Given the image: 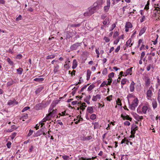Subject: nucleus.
Listing matches in <instances>:
<instances>
[{
    "label": "nucleus",
    "instance_id": "nucleus-16",
    "mask_svg": "<svg viewBox=\"0 0 160 160\" xmlns=\"http://www.w3.org/2000/svg\"><path fill=\"white\" fill-rule=\"evenodd\" d=\"M91 98V96L90 95H89L87 96L86 98L84 99V101L87 103L88 104H90V102H89V100Z\"/></svg>",
    "mask_w": 160,
    "mask_h": 160
},
{
    "label": "nucleus",
    "instance_id": "nucleus-2",
    "mask_svg": "<svg viewBox=\"0 0 160 160\" xmlns=\"http://www.w3.org/2000/svg\"><path fill=\"white\" fill-rule=\"evenodd\" d=\"M154 89L152 86H150L149 88V89L147 91L146 95L147 98L148 100H152L151 97L153 95L152 91H154Z\"/></svg>",
    "mask_w": 160,
    "mask_h": 160
},
{
    "label": "nucleus",
    "instance_id": "nucleus-28",
    "mask_svg": "<svg viewBox=\"0 0 160 160\" xmlns=\"http://www.w3.org/2000/svg\"><path fill=\"white\" fill-rule=\"evenodd\" d=\"M17 71L18 74L21 75L23 71V69L22 68H19L17 69Z\"/></svg>",
    "mask_w": 160,
    "mask_h": 160
},
{
    "label": "nucleus",
    "instance_id": "nucleus-22",
    "mask_svg": "<svg viewBox=\"0 0 160 160\" xmlns=\"http://www.w3.org/2000/svg\"><path fill=\"white\" fill-rule=\"evenodd\" d=\"M152 106L153 108L154 109L157 107V103L156 100L153 99L152 102Z\"/></svg>",
    "mask_w": 160,
    "mask_h": 160
},
{
    "label": "nucleus",
    "instance_id": "nucleus-47",
    "mask_svg": "<svg viewBox=\"0 0 160 160\" xmlns=\"http://www.w3.org/2000/svg\"><path fill=\"white\" fill-rule=\"evenodd\" d=\"M137 111L138 113L139 114H142V111L141 110V108L140 107H138V108L137 109Z\"/></svg>",
    "mask_w": 160,
    "mask_h": 160
},
{
    "label": "nucleus",
    "instance_id": "nucleus-1",
    "mask_svg": "<svg viewBox=\"0 0 160 160\" xmlns=\"http://www.w3.org/2000/svg\"><path fill=\"white\" fill-rule=\"evenodd\" d=\"M138 103V100L137 98H135L132 101V103L129 105V108L132 110H134Z\"/></svg>",
    "mask_w": 160,
    "mask_h": 160
},
{
    "label": "nucleus",
    "instance_id": "nucleus-45",
    "mask_svg": "<svg viewBox=\"0 0 160 160\" xmlns=\"http://www.w3.org/2000/svg\"><path fill=\"white\" fill-rule=\"evenodd\" d=\"M30 108L29 107L27 106L24 108L22 110V112H24L25 111L29 109Z\"/></svg>",
    "mask_w": 160,
    "mask_h": 160
},
{
    "label": "nucleus",
    "instance_id": "nucleus-27",
    "mask_svg": "<svg viewBox=\"0 0 160 160\" xmlns=\"http://www.w3.org/2000/svg\"><path fill=\"white\" fill-rule=\"evenodd\" d=\"M92 124L94 125V129H95L98 128L99 124L98 122H92Z\"/></svg>",
    "mask_w": 160,
    "mask_h": 160
},
{
    "label": "nucleus",
    "instance_id": "nucleus-8",
    "mask_svg": "<svg viewBox=\"0 0 160 160\" xmlns=\"http://www.w3.org/2000/svg\"><path fill=\"white\" fill-rule=\"evenodd\" d=\"M135 85V83L133 81H132L131 82L129 87L130 90L132 92H133L134 90Z\"/></svg>",
    "mask_w": 160,
    "mask_h": 160
},
{
    "label": "nucleus",
    "instance_id": "nucleus-51",
    "mask_svg": "<svg viewBox=\"0 0 160 160\" xmlns=\"http://www.w3.org/2000/svg\"><path fill=\"white\" fill-rule=\"evenodd\" d=\"M109 21V18H107L103 22V24L104 25H106L107 24L108 22Z\"/></svg>",
    "mask_w": 160,
    "mask_h": 160
},
{
    "label": "nucleus",
    "instance_id": "nucleus-58",
    "mask_svg": "<svg viewBox=\"0 0 160 160\" xmlns=\"http://www.w3.org/2000/svg\"><path fill=\"white\" fill-rule=\"evenodd\" d=\"M120 40V38H118L116 40H115L113 42V43L114 44H117L118 42H119Z\"/></svg>",
    "mask_w": 160,
    "mask_h": 160
},
{
    "label": "nucleus",
    "instance_id": "nucleus-26",
    "mask_svg": "<svg viewBox=\"0 0 160 160\" xmlns=\"http://www.w3.org/2000/svg\"><path fill=\"white\" fill-rule=\"evenodd\" d=\"M95 87V86L93 84L90 85L88 88V91H90L92 90Z\"/></svg>",
    "mask_w": 160,
    "mask_h": 160
},
{
    "label": "nucleus",
    "instance_id": "nucleus-19",
    "mask_svg": "<svg viewBox=\"0 0 160 160\" xmlns=\"http://www.w3.org/2000/svg\"><path fill=\"white\" fill-rule=\"evenodd\" d=\"M44 88L43 87L41 86L39 87L36 91L35 93L36 94L39 93Z\"/></svg>",
    "mask_w": 160,
    "mask_h": 160
},
{
    "label": "nucleus",
    "instance_id": "nucleus-62",
    "mask_svg": "<svg viewBox=\"0 0 160 160\" xmlns=\"http://www.w3.org/2000/svg\"><path fill=\"white\" fill-rule=\"evenodd\" d=\"M12 135L11 136V138L12 139H13L15 138V137L16 136L17 134V133L16 132H13L12 133Z\"/></svg>",
    "mask_w": 160,
    "mask_h": 160
},
{
    "label": "nucleus",
    "instance_id": "nucleus-20",
    "mask_svg": "<svg viewBox=\"0 0 160 160\" xmlns=\"http://www.w3.org/2000/svg\"><path fill=\"white\" fill-rule=\"evenodd\" d=\"M132 27V26L131 23L130 22H127L126 23L125 26V28H131Z\"/></svg>",
    "mask_w": 160,
    "mask_h": 160
},
{
    "label": "nucleus",
    "instance_id": "nucleus-10",
    "mask_svg": "<svg viewBox=\"0 0 160 160\" xmlns=\"http://www.w3.org/2000/svg\"><path fill=\"white\" fill-rule=\"evenodd\" d=\"M94 107H88L87 109V112L90 114L94 112L93 108Z\"/></svg>",
    "mask_w": 160,
    "mask_h": 160
},
{
    "label": "nucleus",
    "instance_id": "nucleus-57",
    "mask_svg": "<svg viewBox=\"0 0 160 160\" xmlns=\"http://www.w3.org/2000/svg\"><path fill=\"white\" fill-rule=\"evenodd\" d=\"M16 58L18 59H20L22 58V55L20 54H18L17 55Z\"/></svg>",
    "mask_w": 160,
    "mask_h": 160
},
{
    "label": "nucleus",
    "instance_id": "nucleus-48",
    "mask_svg": "<svg viewBox=\"0 0 160 160\" xmlns=\"http://www.w3.org/2000/svg\"><path fill=\"white\" fill-rule=\"evenodd\" d=\"M115 27H116L115 24L113 23V24H112V26L110 29L109 31H112L114 28Z\"/></svg>",
    "mask_w": 160,
    "mask_h": 160
},
{
    "label": "nucleus",
    "instance_id": "nucleus-33",
    "mask_svg": "<svg viewBox=\"0 0 160 160\" xmlns=\"http://www.w3.org/2000/svg\"><path fill=\"white\" fill-rule=\"evenodd\" d=\"M110 6L107 5L104 7V10L105 12H108L110 8Z\"/></svg>",
    "mask_w": 160,
    "mask_h": 160
},
{
    "label": "nucleus",
    "instance_id": "nucleus-39",
    "mask_svg": "<svg viewBox=\"0 0 160 160\" xmlns=\"http://www.w3.org/2000/svg\"><path fill=\"white\" fill-rule=\"evenodd\" d=\"M102 73L104 75H106L108 73L107 69L105 68L102 71Z\"/></svg>",
    "mask_w": 160,
    "mask_h": 160
},
{
    "label": "nucleus",
    "instance_id": "nucleus-30",
    "mask_svg": "<svg viewBox=\"0 0 160 160\" xmlns=\"http://www.w3.org/2000/svg\"><path fill=\"white\" fill-rule=\"evenodd\" d=\"M56 110H53L51 112H49V114L52 117H54L55 115V113H56Z\"/></svg>",
    "mask_w": 160,
    "mask_h": 160
},
{
    "label": "nucleus",
    "instance_id": "nucleus-37",
    "mask_svg": "<svg viewBox=\"0 0 160 160\" xmlns=\"http://www.w3.org/2000/svg\"><path fill=\"white\" fill-rule=\"evenodd\" d=\"M132 67H131L128 69H127L126 71V73L127 75H128L130 73L132 72Z\"/></svg>",
    "mask_w": 160,
    "mask_h": 160
},
{
    "label": "nucleus",
    "instance_id": "nucleus-5",
    "mask_svg": "<svg viewBox=\"0 0 160 160\" xmlns=\"http://www.w3.org/2000/svg\"><path fill=\"white\" fill-rule=\"evenodd\" d=\"M138 126L135 124H132L131 128V133L132 134H135L136 131L138 130Z\"/></svg>",
    "mask_w": 160,
    "mask_h": 160
},
{
    "label": "nucleus",
    "instance_id": "nucleus-12",
    "mask_svg": "<svg viewBox=\"0 0 160 160\" xmlns=\"http://www.w3.org/2000/svg\"><path fill=\"white\" fill-rule=\"evenodd\" d=\"M92 138L93 139V140H92V141H93L94 140V138H93V137L92 136H89L87 137H84L82 140L84 141H86L87 140H92Z\"/></svg>",
    "mask_w": 160,
    "mask_h": 160
},
{
    "label": "nucleus",
    "instance_id": "nucleus-29",
    "mask_svg": "<svg viewBox=\"0 0 160 160\" xmlns=\"http://www.w3.org/2000/svg\"><path fill=\"white\" fill-rule=\"evenodd\" d=\"M81 25V24H71L69 25V27L71 28L73 27H80Z\"/></svg>",
    "mask_w": 160,
    "mask_h": 160
},
{
    "label": "nucleus",
    "instance_id": "nucleus-42",
    "mask_svg": "<svg viewBox=\"0 0 160 160\" xmlns=\"http://www.w3.org/2000/svg\"><path fill=\"white\" fill-rule=\"evenodd\" d=\"M150 79L148 78H147V80L145 81L146 85L148 86L150 84Z\"/></svg>",
    "mask_w": 160,
    "mask_h": 160
},
{
    "label": "nucleus",
    "instance_id": "nucleus-11",
    "mask_svg": "<svg viewBox=\"0 0 160 160\" xmlns=\"http://www.w3.org/2000/svg\"><path fill=\"white\" fill-rule=\"evenodd\" d=\"M149 107L147 105H144L142 108V113L146 114L147 112V111Z\"/></svg>",
    "mask_w": 160,
    "mask_h": 160
},
{
    "label": "nucleus",
    "instance_id": "nucleus-59",
    "mask_svg": "<svg viewBox=\"0 0 160 160\" xmlns=\"http://www.w3.org/2000/svg\"><path fill=\"white\" fill-rule=\"evenodd\" d=\"M108 83L107 84V85H110L112 82V79L108 78Z\"/></svg>",
    "mask_w": 160,
    "mask_h": 160
},
{
    "label": "nucleus",
    "instance_id": "nucleus-23",
    "mask_svg": "<svg viewBox=\"0 0 160 160\" xmlns=\"http://www.w3.org/2000/svg\"><path fill=\"white\" fill-rule=\"evenodd\" d=\"M14 83H15V82L12 80L8 82L7 83V86L9 87L13 85Z\"/></svg>",
    "mask_w": 160,
    "mask_h": 160
},
{
    "label": "nucleus",
    "instance_id": "nucleus-24",
    "mask_svg": "<svg viewBox=\"0 0 160 160\" xmlns=\"http://www.w3.org/2000/svg\"><path fill=\"white\" fill-rule=\"evenodd\" d=\"M135 118L138 121H139L142 119L143 117L136 114V116L135 117Z\"/></svg>",
    "mask_w": 160,
    "mask_h": 160
},
{
    "label": "nucleus",
    "instance_id": "nucleus-43",
    "mask_svg": "<svg viewBox=\"0 0 160 160\" xmlns=\"http://www.w3.org/2000/svg\"><path fill=\"white\" fill-rule=\"evenodd\" d=\"M89 85V84H88L87 85H85L82 88L81 90L80 91V92H83V90L86 88L87 86H88Z\"/></svg>",
    "mask_w": 160,
    "mask_h": 160
},
{
    "label": "nucleus",
    "instance_id": "nucleus-31",
    "mask_svg": "<svg viewBox=\"0 0 160 160\" xmlns=\"http://www.w3.org/2000/svg\"><path fill=\"white\" fill-rule=\"evenodd\" d=\"M97 118V116L94 114H92L90 116V118L91 120H94Z\"/></svg>",
    "mask_w": 160,
    "mask_h": 160
},
{
    "label": "nucleus",
    "instance_id": "nucleus-38",
    "mask_svg": "<svg viewBox=\"0 0 160 160\" xmlns=\"http://www.w3.org/2000/svg\"><path fill=\"white\" fill-rule=\"evenodd\" d=\"M42 134V131L41 129L38 130L36 133V136H39Z\"/></svg>",
    "mask_w": 160,
    "mask_h": 160
},
{
    "label": "nucleus",
    "instance_id": "nucleus-41",
    "mask_svg": "<svg viewBox=\"0 0 160 160\" xmlns=\"http://www.w3.org/2000/svg\"><path fill=\"white\" fill-rule=\"evenodd\" d=\"M119 34L117 31H116L114 33L113 37L114 38H116V37L118 36Z\"/></svg>",
    "mask_w": 160,
    "mask_h": 160
},
{
    "label": "nucleus",
    "instance_id": "nucleus-40",
    "mask_svg": "<svg viewBox=\"0 0 160 160\" xmlns=\"http://www.w3.org/2000/svg\"><path fill=\"white\" fill-rule=\"evenodd\" d=\"M59 67V66L58 65L54 67V72L55 73H56V72L58 71V69Z\"/></svg>",
    "mask_w": 160,
    "mask_h": 160
},
{
    "label": "nucleus",
    "instance_id": "nucleus-15",
    "mask_svg": "<svg viewBox=\"0 0 160 160\" xmlns=\"http://www.w3.org/2000/svg\"><path fill=\"white\" fill-rule=\"evenodd\" d=\"M132 42V39L131 38H129L126 42L125 44L126 46L127 47H128L129 46L130 47L132 45L133 43H131Z\"/></svg>",
    "mask_w": 160,
    "mask_h": 160
},
{
    "label": "nucleus",
    "instance_id": "nucleus-61",
    "mask_svg": "<svg viewBox=\"0 0 160 160\" xmlns=\"http://www.w3.org/2000/svg\"><path fill=\"white\" fill-rule=\"evenodd\" d=\"M105 85H107V84H106V82L104 81L101 84V85L100 86V87H104Z\"/></svg>",
    "mask_w": 160,
    "mask_h": 160
},
{
    "label": "nucleus",
    "instance_id": "nucleus-35",
    "mask_svg": "<svg viewBox=\"0 0 160 160\" xmlns=\"http://www.w3.org/2000/svg\"><path fill=\"white\" fill-rule=\"evenodd\" d=\"M127 80H128L126 78L122 79L121 81V84L122 85L125 84L126 83V82Z\"/></svg>",
    "mask_w": 160,
    "mask_h": 160
},
{
    "label": "nucleus",
    "instance_id": "nucleus-9",
    "mask_svg": "<svg viewBox=\"0 0 160 160\" xmlns=\"http://www.w3.org/2000/svg\"><path fill=\"white\" fill-rule=\"evenodd\" d=\"M101 98V95L97 94L95 96H93L92 98V100L94 102H96L98 99H100Z\"/></svg>",
    "mask_w": 160,
    "mask_h": 160
},
{
    "label": "nucleus",
    "instance_id": "nucleus-18",
    "mask_svg": "<svg viewBox=\"0 0 160 160\" xmlns=\"http://www.w3.org/2000/svg\"><path fill=\"white\" fill-rule=\"evenodd\" d=\"M78 65L76 59H74L73 61L72 66V68L75 69L76 68Z\"/></svg>",
    "mask_w": 160,
    "mask_h": 160
},
{
    "label": "nucleus",
    "instance_id": "nucleus-52",
    "mask_svg": "<svg viewBox=\"0 0 160 160\" xmlns=\"http://www.w3.org/2000/svg\"><path fill=\"white\" fill-rule=\"evenodd\" d=\"M120 82V80H118V79H117V80H114L112 84H114L116 86H117V85L118 82Z\"/></svg>",
    "mask_w": 160,
    "mask_h": 160
},
{
    "label": "nucleus",
    "instance_id": "nucleus-44",
    "mask_svg": "<svg viewBox=\"0 0 160 160\" xmlns=\"http://www.w3.org/2000/svg\"><path fill=\"white\" fill-rule=\"evenodd\" d=\"M121 160H123V159L124 158V157H125V158L126 159H128V155H123V154H121Z\"/></svg>",
    "mask_w": 160,
    "mask_h": 160
},
{
    "label": "nucleus",
    "instance_id": "nucleus-36",
    "mask_svg": "<svg viewBox=\"0 0 160 160\" xmlns=\"http://www.w3.org/2000/svg\"><path fill=\"white\" fill-rule=\"evenodd\" d=\"M114 73L113 72H112L109 73L108 75V78L112 79V78H113L114 77Z\"/></svg>",
    "mask_w": 160,
    "mask_h": 160
},
{
    "label": "nucleus",
    "instance_id": "nucleus-56",
    "mask_svg": "<svg viewBox=\"0 0 160 160\" xmlns=\"http://www.w3.org/2000/svg\"><path fill=\"white\" fill-rule=\"evenodd\" d=\"M62 158L64 160H68L69 158V157L67 155H64L62 156Z\"/></svg>",
    "mask_w": 160,
    "mask_h": 160
},
{
    "label": "nucleus",
    "instance_id": "nucleus-6",
    "mask_svg": "<svg viewBox=\"0 0 160 160\" xmlns=\"http://www.w3.org/2000/svg\"><path fill=\"white\" fill-rule=\"evenodd\" d=\"M81 43H76L73 45H72L70 47V49L71 51L76 50L78 47L80 46Z\"/></svg>",
    "mask_w": 160,
    "mask_h": 160
},
{
    "label": "nucleus",
    "instance_id": "nucleus-49",
    "mask_svg": "<svg viewBox=\"0 0 160 160\" xmlns=\"http://www.w3.org/2000/svg\"><path fill=\"white\" fill-rule=\"evenodd\" d=\"M112 95H111L110 96H109L106 98V99L107 101H110L111 100H112Z\"/></svg>",
    "mask_w": 160,
    "mask_h": 160
},
{
    "label": "nucleus",
    "instance_id": "nucleus-50",
    "mask_svg": "<svg viewBox=\"0 0 160 160\" xmlns=\"http://www.w3.org/2000/svg\"><path fill=\"white\" fill-rule=\"evenodd\" d=\"M52 117L50 114L49 113L47 115V116L45 117L47 120H49Z\"/></svg>",
    "mask_w": 160,
    "mask_h": 160
},
{
    "label": "nucleus",
    "instance_id": "nucleus-21",
    "mask_svg": "<svg viewBox=\"0 0 160 160\" xmlns=\"http://www.w3.org/2000/svg\"><path fill=\"white\" fill-rule=\"evenodd\" d=\"M146 29L145 27H143L142 28L139 32V36H141L145 32Z\"/></svg>",
    "mask_w": 160,
    "mask_h": 160
},
{
    "label": "nucleus",
    "instance_id": "nucleus-13",
    "mask_svg": "<svg viewBox=\"0 0 160 160\" xmlns=\"http://www.w3.org/2000/svg\"><path fill=\"white\" fill-rule=\"evenodd\" d=\"M121 117L122 118L123 120H129L130 121L132 120V118L130 117L128 115H126V116H124L122 114L121 115Z\"/></svg>",
    "mask_w": 160,
    "mask_h": 160
},
{
    "label": "nucleus",
    "instance_id": "nucleus-34",
    "mask_svg": "<svg viewBox=\"0 0 160 160\" xmlns=\"http://www.w3.org/2000/svg\"><path fill=\"white\" fill-rule=\"evenodd\" d=\"M55 55H48L47 56L46 58L47 59H52L55 58Z\"/></svg>",
    "mask_w": 160,
    "mask_h": 160
},
{
    "label": "nucleus",
    "instance_id": "nucleus-17",
    "mask_svg": "<svg viewBox=\"0 0 160 160\" xmlns=\"http://www.w3.org/2000/svg\"><path fill=\"white\" fill-rule=\"evenodd\" d=\"M91 72L89 69H88L87 71V80H88L90 78L91 75Z\"/></svg>",
    "mask_w": 160,
    "mask_h": 160
},
{
    "label": "nucleus",
    "instance_id": "nucleus-7",
    "mask_svg": "<svg viewBox=\"0 0 160 160\" xmlns=\"http://www.w3.org/2000/svg\"><path fill=\"white\" fill-rule=\"evenodd\" d=\"M18 103V102L15 99H13L12 100H9L7 104L8 105L10 106L12 105H17Z\"/></svg>",
    "mask_w": 160,
    "mask_h": 160
},
{
    "label": "nucleus",
    "instance_id": "nucleus-55",
    "mask_svg": "<svg viewBox=\"0 0 160 160\" xmlns=\"http://www.w3.org/2000/svg\"><path fill=\"white\" fill-rule=\"evenodd\" d=\"M33 130H31V129H30L29 131V132L27 136L28 137L30 136L33 133Z\"/></svg>",
    "mask_w": 160,
    "mask_h": 160
},
{
    "label": "nucleus",
    "instance_id": "nucleus-63",
    "mask_svg": "<svg viewBox=\"0 0 160 160\" xmlns=\"http://www.w3.org/2000/svg\"><path fill=\"white\" fill-rule=\"evenodd\" d=\"M145 52H142L141 53V56H140V58L141 59H142L143 58V57L145 56Z\"/></svg>",
    "mask_w": 160,
    "mask_h": 160
},
{
    "label": "nucleus",
    "instance_id": "nucleus-25",
    "mask_svg": "<svg viewBox=\"0 0 160 160\" xmlns=\"http://www.w3.org/2000/svg\"><path fill=\"white\" fill-rule=\"evenodd\" d=\"M136 89L138 91H139L141 90V86L140 83L137 84V86H136Z\"/></svg>",
    "mask_w": 160,
    "mask_h": 160
},
{
    "label": "nucleus",
    "instance_id": "nucleus-60",
    "mask_svg": "<svg viewBox=\"0 0 160 160\" xmlns=\"http://www.w3.org/2000/svg\"><path fill=\"white\" fill-rule=\"evenodd\" d=\"M149 1H148L147 4L146 5L144 9H149Z\"/></svg>",
    "mask_w": 160,
    "mask_h": 160
},
{
    "label": "nucleus",
    "instance_id": "nucleus-64",
    "mask_svg": "<svg viewBox=\"0 0 160 160\" xmlns=\"http://www.w3.org/2000/svg\"><path fill=\"white\" fill-rule=\"evenodd\" d=\"M158 101L159 104H160V92L158 93Z\"/></svg>",
    "mask_w": 160,
    "mask_h": 160
},
{
    "label": "nucleus",
    "instance_id": "nucleus-4",
    "mask_svg": "<svg viewBox=\"0 0 160 160\" xmlns=\"http://www.w3.org/2000/svg\"><path fill=\"white\" fill-rule=\"evenodd\" d=\"M47 107L46 103L42 102L37 104L35 106L36 109L37 110L42 109L45 108Z\"/></svg>",
    "mask_w": 160,
    "mask_h": 160
},
{
    "label": "nucleus",
    "instance_id": "nucleus-3",
    "mask_svg": "<svg viewBox=\"0 0 160 160\" xmlns=\"http://www.w3.org/2000/svg\"><path fill=\"white\" fill-rule=\"evenodd\" d=\"M88 11L84 13V16H90L92 14H93L96 11V9L94 7L89 8H88Z\"/></svg>",
    "mask_w": 160,
    "mask_h": 160
},
{
    "label": "nucleus",
    "instance_id": "nucleus-14",
    "mask_svg": "<svg viewBox=\"0 0 160 160\" xmlns=\"http://www.w3.org/2000/svg\"><path fill=\"white\" fill-rule=\"evenodd\" d=\"M42 76H39L38 78H36L34 79V80L35 81L40 82L43 81L44 79L43 78H40Z\"/></svg>",
    "mask_w": 160,
    "mask_h": 160
},
{
    "label": "nucleus",
    "instance_id": "nucleus-54",
    "mask_svg": "<svg viewBox=\"0 0 160 160\" xmlns=\"http://www.w3.org/2000/svg\"><path fill=\"white\" fill-rule=\"evenodd\" d=\"M103 39L107 42H108L110 41V39L106 37H104Z\"/></svg>",
    "mask_w": 160,
    "mask_h": 160
},
{
    "label": "nucleus",
    "instance_id": "nucleus-46",
    "mask_svg": "<svg viewBox=\"0 0 160 160\" xmlns=\"http://www.w3.org/2000/svg\"><path fill=\"white\" fill-rule=\"evenodd\" d=\"M28 113L26 114L25 115L22 116L21 117V118L23 119H26L28 118Z\"/></svg>",
    "mask_w": 160,
    "mask_h": 160
},
{
    "label": "nucleus",
    "instance_id": "nucleus-53",
    "mask_svg": "<svg viewBox=\"0 0 160 160\" xmlns=\"http://www.w3.org/2000/svg\"><path fill=\"white\" fill-rule=\"evenodd\" d=\"M60 101V100L58 99L55 100L52 102V103L54 104L55 105H56V104H58V103Z\"/></svg>",
    "mask_w": 160,
    "mask_h": 160
},
{
    "label": "nucleus",
    "instance_id": "nucleus-32",
    "mask_svg": "<svg viewBox=\"0 0 160 160\" xmlns=\"http://www.w3.org/2000/svg\"><path fill=\"white\" fill-rule=\"evenodd\" d=\"M7 61L10 65H12V66L13 65V62L12 61H11L10 58H7Z\"/></svg>",
    "mask_w": 160,
    "mask_h": 160
}]
</instances>
